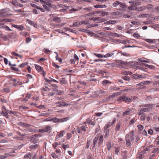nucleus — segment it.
I'll list each match as a JSON object with an SVG mask.
<instances>
[{"label": "nucleus", "mask_w": 159, "mask_h": 159, "mask_svg": "<svg viewBox=\"0 0 159 159\" xmlns=\"http://www.w3.org/2000/svg\"><path fill=\"white\" fill-rule=\"evenodd\" d=\"M144 153L145 151H143L140 152L139 154L140 155L138 156L139 158V159H142L143 157V156L142 155L144 154Z\"/></svg>", "instance_id": "41"}, {"label": "nucleus", "mask_w": 159, "mask_h": 159, "mask_svg": "<svg viewBox=\"0 0 159 159\" xmlns=\"http://www.w3.org/2000/svg\"><path fill=\"white\" fill-rule=\"evenodd\" d=\"M121 128V123L120 122L118 123L116 125L115 130L116 132L119 131Z\"/></svg>", "instance_id": "16"}, {"label": "nucleus", "mask_w": 159, "mask_h": 159, "mask_svg": "<svg viewBox=\"0 0 159 159\" xmlns=\"http://www.w3.org/2000/svg\"><path fill=\"white\" fill-rule=\"evenodd\" d=\"M76 131L79 133L80 134L82 133L80 127H78L76 129Z\"/></svg>", "instance_id": "61"}, {"label": "nucleus", "mask_w": 159, "mask_h": 159, "mask_svg": "<svg viewBox=\"0 0 159 159\" xmlns=\"http://www.w3.org/2000/svg\"><path fill=\"white\" fill-rule=\"evenodd\" d=\"M58 6L60 7H62L63 8H64L65 7L66 8H68L69 7L68 6H65V5H64L61 4H59L58 5Z\"/></svg>", "instance_id": "58"}, {"label": "nucleus", "mask_w": 159, "mask_h": 159, "mask_svg": "<svg viewBox=\"0 0 159 159\" xmlns=\"http://www.w3.org/2000/svg\"><path fill=\"white\" fill-rule=\"evenodd\" d=\"M12 21H13V20L12 19H3L2 20H0V22H4V21L7 22H11Z\"/></svg>", "instance_id": "30"}, {"label": "nucleus", "mask_w": 159, "mask_h": 159, "mask_svg": "<svg viewBox=\"0 0 159 159\" xmlns=\"http://www.w3.org/2000/svg\"><path fill=\"white\" fill-rule=\"evenodd\" d=\"M50 80H49L47 78H45L44 80L46 82L49 83H52V82L53 81L56 83L58 82V81L53 79L52 78H51V77L50 78Z\"/></svg>", "instance_id": "12"}, {"label": "nucleus", "mask_w": 159, "mask_h": 159, "mask_svg": "<svg viewBox=\"0 0 159 159\" xmlns=\"http://www.w3.org/2000/svg\"><path fill=\"white\" fill-rule=\"evenodd\" d=\"M144 65H145L146 67H147L150 69H153L154 68V66L152 65H149L147 64H144Z\"/></svg>", "instance_id": "39"}, {"label": "nucleus", "mask_w": 159, "mask_h": 159, "mask_svg": "<svg viewBox=\"0 0 159 159\" xmlns=\"http://www.w3.org/2000/svg\"><path fill=\"white\" fill-rule=\"evenodd\" d=\"M105 132V135L104 137L105 138H107L109 136L110 133V129H106V130H104Z\"/></svg>", "instance_id": "17"}, {"label": "nucleus", "mask_w": 159, "mask_h": 159, "mask_svg": "<svg viewBox=\"0 0 159 159\" xmlns=\"http://www.w3.org/2000/svg\"><path fill=\"white\" fill-rule=\"evenodd\" d=\"M43 7L44 9L47 10V11H49L50 10V8L48 7H47L46 5H43Z\"/></svg>", "instance_id": "62"}, {"label": "nucleus", "mask_w": 159, "mask_h": 159, "mask_svg": "<svg viewBox=\"0 0 159 159\" xmlns=\"http://www.w3.org/2000/svg\"><path fill=\"white\" fill-rule=\"evenodd\" d=\"M28 64V63L26 62L24 63H22L19 66V67L20 68H23L25 66Z\"/></svg>", "instance_id": "45"}, {"label": "nucleus", "mask_w": 159, "mask_h": 159, "mask_svg": "<svg viewBox=\"0 0 159 159\" xmlns=\"http://www.w3.org/2000/svg\"><path fill=\"white\" fill-rule=\"evenodd\" d=\"M122 74L124 75H131L132 74V73L129 71H125L122 72Z\"/></svg>", "instance_id": "27"}, {"label": "nucleus", "mask_w": 159, "mask_h": 159, "mask_svg": "<svg viewBox=\"0 0 159 159\" xmlns=\"http://www.w3.org/2000/svg\"><path fill=\"white\" fill-rule=\"evenodd\" d=\"M80 129L82 130L84 132H85L86 130V127H85L84 125H82L80 127Z\"/></svg>", "instance_id": "48"}, {"label": "nucleus", "mask_w": 159, "mask_h": 159, "mask_svg": "<svg viewBox=\"0 0 159 159\" xmlns=\"http://www.w3.org/2000/svg\"><path fill=\"white\" fill-rule=\"evenodd\" d=\"M151 21L149 20L145 21L143 22V23L145 25H148L150 24Z\"/></svg>", "instance_id": "63"}, {"label": "nucleus", "mask_w": 159, "mask_h": 159, "mask_svg": "<svg viewBox=\"0 0 159 159\" xmlns=\"http://www.w3.org/2000/svg\"><path fill=\"white\" fill-rule=\"evenodd\" d=\"M119 6L120 7L122 8L123 9H125L127 7V5H126L125 3H122L120 2L119 3Z\"/></svg>", "instance_id": "18"}, {"label": "nucleus", "mask_w": 159, "mask_h": 159, "mask_svg": "<svg viewBox=\"0 0 159 159\" xmlns=\"http://www.w3.org/2000/svg\"><path fill=\"white\" fill-rule=\"evenodd\" d=\"M17 27L16 28L19 29L21 30H23L24 29V27L22 25H17Z\"/></svg>", "instance_id": "57"}, {"label": "nucleus", "mask_w": 159, "mask_h": 159, "mask_svg": "<svg viewBox=\"0 0 159 159\" xmlns=\"http://www.w3.org/2000/svg\"><path fill=\"white\" fill-rule=\"evenodd\" d=\"M153 129L156 132H159V127H153Z\"/></svg>", "instance_id": "52"}, {"label": "nucleus", "mask_w": 159, "mask_h": 159, "mask_svg": "<svg viewBox=\"0 0 159 159\" xmlns=\"http://www.w3.org/2000/svg\"><path fill=\"white\" fill-rule=\"evenodd\" d=\"M123 13V11H116L115 12H113L112 13V15L113 16H116L119 15H121V14H122Z\"/></svg>", "instance_id": "19"}, {"label": "nucleus", "mask_w": 159, "mask_h": 159, "mask_svg": "<svg viewBox=\"0 0 159 159\" xmlns=\"http://www.w3.org/2000/svg\"><path fill=\"white\" fill-rule=\"evenodd\" d=\"M112 34H113V35L115 37H119L122 36V35H120L116 33H112Z\"/></svg>", "instance_id": "56"}, {"label": "nucleus", "mask_w": 159, "mask_h": 159, "mask_svg": "<svg viewBox=\"0 0 159 159\" xmlns=\"http://www.w3.org/2000/svg\"><path fill=\"white\" fill-rule=\"evenodd\" d=\"M12 3L15 6H16L17 5L18 2L14 0H12Z\"/></svg>", "instance_id": "55"}, {"label": "nucleus", "mask_w": 159, "mask_h": 159, "mask_svg": "<svg viewBox=\"0 0 159 159\" xmlns=\"http://www.w3.org/2000/svg\"><path fill=\"white\" fill-rule=\"evenodd\" d=\"M49 113L48 112H45L41 113L39 114V116H48L49 115Z\"/></svg>", "instance_id": "33"}, {"label": "nucleus", "mask_w": 159, "mask_h": 159, "mask_svg": "<svg viewBox=\"0 0 159 159\" xmlns=\"http://www.w3.org/2000/svg\"><path fill=\"white\" fill-rule=\"evenodd\" d=\"M80 25L83 24L86 25L89 24L88 21H86L85 20H82L81 21H80Z\"/></svg>", "instance_id": "31"}, {"label": "nucleus", "mask_w": 159, "mask_h": 159, "mask_svg": "<svg viewBox=\"0 0 159 159\" xmlns=\"http://www.w3.org/2000/svg\"><path fill=\"white\" fill-rule=\"evenodd\" d=\"M59 103H63L62 104H59L57 106L58 107H65L66 106H70L71 105V103H66L65 102L63 101H60L55 103V104H58Z\"/></svg>", "instance_id": "7"}, {"label": "nucleus", "mask_w": 159, "mask_h": 159, "mask_svg": "<svg viewBox=\"0 0 159 159\" xmlns=\"http://www.w3.org/2000/svg\"><path fill=\"white\" fill-rule=\"evenodd\" d=\"M123 152L124 155L123 156V159H127V155L126 154L127 153V151H125V152Z\"/></svg>", "instance_id": "46"}, {"label": "nucleus", "mask_w": 159, "mask_h": 159, "mask_svg": "<svg viewBox=\"0 0 159 159\" xmlns=\"http://www.w3.org/2000/svg\"><path fill=\"white\" fill-rule=\"evenodd\" d=\"M11 69L12 70H15L16 71H20V70L17 68H16V67H14L13 66H11Z\"/></svg>", "instance_id": "49"}, {"label": "nucleus", "mask_w": 159, "mask_h": 159, "mask_svg": "<svg viewBox=\"0 0 159 159\" xmlns=\"http://www.w3.org/2000/svg\"><path fill=\"white\" fill-rule=\"evenodd\" d=\"M8 111H6V112H5V113H4L3 116H4L6 118H7V119H8L9 118V115H8Z\"/></svg>", "instance_id": "51"}, {"label": "nucleus", "mask_w": 159, "mask_h": 159, "mask_svg": "<svg viewBox=\"0 0 159 159\" xmlns=\"http://www.w3.org/2000/svg\"><path fill=\"white\" fill-rule=\"evenodd\" d=\"M60 81L62 84H66L67 83V81L65 79V78H62V80H60Z\"/></svg>", "instance_id": "36"}, {"label": "nucleus", "mask_w": 159, "mask_h": 159, "mask_svg": "<svg viewBox=\"0 0 159 159\" xmlns=\"http://www.w3.org/2000/svg\"><path fill=\"white\" fill-rule=\"evenodd\" d=\"M86 121L89 124L93 126H94L95 125V123L94 121L92 120L90 118H88L86 120Z\"/></svg>", "instance_id": "11"}, {"label": "nucleus", "mask_w": 159, "mask_h": 159, "mask_svg": "<svg viewBox=\"0 0 159 159\" xmlns=\"http://www.w3.org/2000/svg\"><path fill=\"white\" fill-rule=\"evenodd\" d=\"M30 127H27L26 130L30 132H35L36 130L35 129L33 128H30Z\"/></svg>", "instance_id": "21"}, {"label": "nucleus", "mask_w": 159, "mask_h": 159, "mask_svg": "<svg viewBox=\"0 0 159 159\" xmlns=\"http://www.w3.org/2000/svg\"><path fill=\"white\" fill-rule=\"evenodd\" d=\"M106 7L107 6L105 5H95L94 6V7L95 8H103Z\"/></svg>", "instance_id": "25"}, {"label": "nucleus", "mask_w": 159, "mask_h": 159, "mask_svg": "<svg viewBox=\"0 0 159 159\" xmlns=\"http://www.w3.org/2000/svg\"><path fill=\"white\" fill-rule=\"evenodd\" d=\"M10 11L9 9H3L0 10V16H5L8 15L7 13Z\"/></svg>", "instance_id": "5"}, {"label": "nucleus", "mask_w": 159, "mask_h": 159, "mask_svg": "<svg viewBox=\"0 0 159 159\" xmlns=\"http://www.w3.org/2000/svg\"><path fill=\"white\" fill-rule=\"evenodd\" d=\"M149 16L150 15L147 14H142L139 15L140 17H149Z\"/></svg>", "instance_id": "29"}, {"label": "nucleus", "mask_w": 159, "mask_h": 159, "mask_svg": "<svg viewBox=\"0 0 159 159\" xmlns=\"http://www.w3.org/2000/svg\"><path fill=\"white\" fill-rule=\"evenodd\" d=\"M68 8H66L65 7L63 8L62 9H61L60 10V11L61 12H65L67 10Z\"/></svg>", "instance_id": "59"}, {"label": "nucleus", "mask_w": 159, "mask_h": 159, "mask_svg": "<svg viewBox=\"0 0 159 159\" xmlns=\"http://www.w3.org/2000/svg\"><path fill=\"white\" fill-rule=\"evenodd\" d=\"M111 143L110 142H108V144L107 145V149L109 150L111 149Z\"/></svg>", "instance_id": "54"}, {"label": "nucleus", "mask_w": 159, "mask_h": 159, "mask_svg": "<svg viewBox=\"0 0 159 159\" xmlns=\"http://www.w3.org/2000/svg\"><path fill=\"white\" fill-rule=\"evenodd\" d=\"M94 55L98 57L99 58H102L103 57H104V55L102 54L94 53Z\"/></svg>", "instance_id": "28"}, {"label": "nucleus", "mask_w": 159, "mask_h": 159, "mask_svg": "<svg viewBox=\"0 0 159 159\" xmlns=\"http://www.w3.org/2000/svg\"><path fill=\"white\" fill-rule=\"evenodd\" d=\"M52 121L55 123L59 122V119H58L56 117L52 118Z\"/></svg>", "instance_id": "38"}, {"label": "nucleus", "mask_w": 159, "mask_h": 159, "mask_svg": "<svg viewBox=\"0 0 159 159\" xmlns=\"http://www.w3.org/2000/svg\"><path fill=\"white\" fill-rule=\"evenodd\" d=\"M120 2L118 1H116L112 3V6L114 7H116L118 5H119Z\"/></svg>", "instance_id": "26"}, {"label": "nucleus", "mask_w": 159, "mask_h": 159, "mask_svg": "<svg viewBox=\"0 0 159 159\" xmlns=\"http://www.w3.org/2000/svg\"><path fill=\"white\" fill-rule=\"evenodd\" d=\"M80 25V22L77 21V22L74 23L73 25L71 26L74 27H76L79 26Z\"/></svg>", "instance_id": "23"}, {"label": "nucleus", "mask_w": 159, "mask_h": 159, "mask_svg": "<svg viewBox=\"0 0 159 159\" xmlns=\"http://www.w3.org/2000/svg\"><path fill=\"white\" fill-rule=\"evenodd\" d=\"M97 20L100 23L105 21H106V20L104 19L98 17L97 18Z\"/></svg>", "instance_id": "22"}, {"label": "nucleus", "mask_w": 159, "mask_h": 159, "mask_svg": "<svg viewBox=\"0 0 159 159\" xmlns=\"http://www.w3.org/2000/svg\"><path fill=\"white\" fill-rule=\"evenodd\" d=\"M38 140L37 139H34L32 142L31 143L29 148L31 149H36L38 148L39 147V145L36 143L37 142Z\"/></svg>", "instance_id": "2"}, {"label": "nucleus", "mask_w": 159, "mask_h": 159, "mask_svg": "<svg viewBox=\"0 0 159 159\" xmlns=\"http://www.w3.org/2000/svg\"><path fill=\"white\" fill-rule=\"evenodd\" d=\"M65 131L62 130L60 131L59 134H58L56 135V139H57L60 138H61L63 136L64 134H65Z\"/></svg>", "instance_id": "9"}, {"label": "nucleus", "mask_w": 159, "mask_h": 159, "mask_svg": "<svg viewBox=\"0 0 159 159\" xmlns=\"http://www.w3.org/2000/svg\"><path fill=\"white\" fill-rule=\"evenodd\" d=\"M50 16H51V21H54L57 24L61 22V20L59 17L55 16L54 14H51Z\"/></svg>", "instance_id": "3"}, {"label": "nucleus", "mask_w": 159, "mask_h": 159, "mask_svg": "<svg viewBox=\"0 0 159 159\" xmlns=\"http://www.w3.org/2000/svg\"><path fill=\"white\" fill-rule=\"evenodd\" d=\"M132 76L134 79L135 80H137L139 78H145V76H144L139 75L137 74H133Z\"/></svg>", "instance_id": "8"}, {"label": "nucleus", "mask_w": 159, "mask_h": 159, "mask_svg": "<svg viewBox=\"0 0 159 159\" xmlns=\"http://www.w3.org/2000/svg\"><path fill=\"white\" fill-rule=\"evenodd\" d=\"M117 101H124L125 102H131V99L128 97L126 96H124L120 97L117 99Z\"/></svg>", "instance_id": "4"}, {"label": "nucleus", "mask_w": 159, "mask_h": 159, "mask_svg": "<svg viewBox=\"0 0 159 159\" xmlns=\"http://www.w3.org/2000/svg\"><path fill=\"white\" fill-rule=\"evenodd\" d=\"M133 36L134 37H135L137 38H138L140 37V36L139 34L137 33H134Z\"/></svg>", "instance_id": "47"}, {"label": "nucleus", "mask_w": 159, "mask_h": 159, "mask_svg": "<svg viewBox=\"0 0 159 159\" xmlns=\"http://www.w3.org/2000/svg\"><path fill=\"white\" fill-rule=\"evenodd\" d=\"M18 125L22 126H26V127H30L31 125L23 123L22 122H20L18 123Z\"/></svg>", "instance_id": "15"}, {"label": "nucleus", "mask_w": 159, "mask_h": 159, "mask_svg": "<svg viewBox=\"0 0 159 159\" xmlns=\"http://www.w3.org/2000/svg\"><path fill=\"white\" fill-rule=\"evenodd\" d=\"M145 41L147 42H148L150 43H153L155 42L153 40H152L151 39H145Z\"/></svg>", "instance_id": "44"}, {"label": "nucleus", "mask_w": 159, "mask_h": 159, "mask_svg": "<svg viewBox=\"0 0 159 159\" xmlns=\"http://www.w3.org/2000/svg\"><path fill=\"white\" fill-rule=\"evenodd\" d=\"M39 131L41 132H46L48 133H50L51 132V127L49 126H47L45 128L40 129Z\"/></svg>", "instance_id": "6"}, {"label": "nucleus", "mask_w": 159, "mask_h": 159, "mask_svg": "<svg viewBox=\"0 0 159 159\" xmlns=\"http://www.w3.org/2000/svg\"><path fill=\"white\" fill-rule=\"evenodd\" d=\"M137 127H138L139 130L140 131H142L143 128V126L142 125H137Z\"/></svg>", "instance_id": "42"}, {"label": "nucleus", "mask_w": 159, "mask_h": 159, "mask_svg": "<svg viewBox=\"0 0 159 159\" xmlns=\"http://www.w3.org/2000/svg\"><path fill=\"white\" fill-rule=\"evenodd\" d=\"M98 139V136H96L94 139L93 140V147H92V149L94 148L95 145L97 143V142Z\"/></svg>", "instance_id": "13"}, {"label": "nucleus", "mask_w": 159, "mask_h": 159, "mask_svg": "<svg viewBox=\"0 0 159 159\" xmlns=\"http://www.w3.org/2000/svg\"><path fill=\"white\" fill-rule=\"evenodd\" d=\"M19 108L20 109L27 110L29 109V107H26L24 106H21L19 107Z\"/></svg>", "instance_id": "50"}, {"label": "nucleus", "mask_w": 159, "mask_h": 159, "mask_svg": "<svg viewBox=\"0 0 159 159\" xmlns=\"http://www.w3.org/2000/svg\"><path fill=\"white\" fill-rule=\"evenodd\" d=\"M134 131H132L129 134H126L125 137V140L126 141V146L127 148H130L131 144V143L133 142L134 138Z\"/></svg>", "instance_id": "1"}, {"label": "nucleus", "mask_w": 159, "mask_h": 159, "mask_svg": "<svg viewBox=\"0 0 159 159\" xmlns=\"http://www.w3.org/2000/svg\"><path fill=\"white\" fill-rule=\"evenodd\" d=\"M114 55V53L112 52H110L109 53H107L104 55V57L107 58L108 57H112V56Z\"/></svg>", "instance_id": "20"}, {"label": "nucleus", "mask_w": 159, "mask_h": 159, "mask_svg": "<svg viewBox=\"0 0 159 159\" xmlns=\"http://www.w3.org/2000/svg\"><path fill=\"white\" fill-rule=\"evenodd\" d=\"M99 144L100 143H102L103 141V135H101L99 138Z\"/></svg>", "instance_id": "37"}, {"label": "nucleus", "mask_w": 159, "mask_h": 159, "mask_svg": "<svg viewBox=\"0 0 159 159\" xmlns=\"http://www.w3.org/2000/svg\"><path fill=\"white\" fill-rule=\"evenodd\" d=\"M123 79L125 80L129 81L130 80V77L127 76H124L123 77Z\"/></svg>", "instance_id": "60"}, {"label": "nucleus", "mask_w": 159, "mask_h": 159, "mask_svg": "<svg viewBox=\"0 0 159 159\" xmlns=\"http://www.w3.org/2000/svg\"><path fill=\"white\" fill-rule=\"evenodd\" d=\"M136 121V120L134 118H133L131 119L129 122V124L130 125H132Z\"/></svg>", "instance_id": "40"}, {"label": "nucleus", "mask_w": 159, "mask_h": 159, "mask_svg": "<svg viewBox=\"0 0 159 159\" xmlns=\"http://www.w3.org/2000/svg\"><path fill=\"white\" fill-rule=\"evenodd\" d=\"M113 126L111 123V122H109L107 123L105 125L103 128V130H106L108 129V128H110L111 126Z\"/></svg>", "instance_id": "14"}, {"label": "nucleus", "mask_w": 159, "mask_h": 159, "mask_svg": "<svg viewBox=\"0 0 159 159\" xmlns=\"http://www.w3.org/2000/svg\"><path fill=\"white\" fill-rule=\"evenodd\" d=\"M108 15V12H104L103 11H102L101 13L100 16H107Z\"/></svg>", "instance_id": "24"}, {"label": "nucleus", "mask_w": 159, "mask_h": 159, "mask_svg": "<svg viewBox=\"0 0 159 159\" xmlns=\"http://www.w3.org/2000/svg\"><path fill=\"white\" fill-rule=\"evenodd\" d=\"M52 65L54 67L56 68H59L60 67V66L57 65L55 63L53 62L52 63Z\"/></svg>", "instance_id": "64"}, {"label": "nucleus", "mask_w": 159, "mask_h": 159, "mask_svg": "<svg viewBox=\"0 0 159 159\" xmlns=\"http://www.w3.org/2000/svg\"><path fill=\"white\" fill-rule=\"evenodd\" d=\"M91 141H90V140H88L87 141V144L86 145V147L88 149L89 148V145L90 144V143H91Z\"/></svg>", "instance_id": "53"}, {"label": "nucleus", "mask_w": 159, "mask_h": 159, "mask_svg": "<svg viewBox=\"0 0 159 159\" xmlns=\"http://www.w3.org/2000/svg\"><path fill=\"white\" fill-rule=\"evenodd\" d=\"M144 111L143 110V109L142 108L138 112V114L139 115L143 114L144 113Z\"/></svg>", "instance_id": "43"}, {"label": "nucleus", "mask_w": 159, "mask_h": 159, "mask_svg": "<svg viewBox=\"0 0 159 159\" xmlns=\"http://www.w3.org/2000/svg\"><path fill=\"white\" fill-rule=\"evenodd\" d=\"M130 111L129 110L124 112L123 113V116H125L126 115H129L130 114Z\"/></svg>", "instance_id": "34"}, {"label": "nucleus", "mask_w": 159, "mask_h": 159, "mask_svg": "<svg viewBox=\"0 0 159 159\" xmlns=\"http://www.w3.org/2000/svg\"><path fill=\"white\" fill-rule=\"evenodd\" d=\"M68 120V117L64 118L61 119H59V122H62L66 121Z\"/></svg>", "instance_id": "32"}, {"label": "nucleus", "mask_w": 159, "mask_h": 159, "mask_svg": "<svg viewBox=\"0 0 159 159\" xmlns=\"http://www.w3.org/2000/svg\"><path fill=\"white\" fill-rule=\"evenodd\" d=\"M79 31H80L85 32V33H88L89 32V30H88L86 29H80L79 30Z\"/></svg>", "instance_id": "35"}, {"label": "nucleus", "mask_w": 159, "mask_h": 159, "mask_svg": "<svg viewBox=\"0 0 159 159\" xmlns=\"http://www.w3.org/2000/svg\"><path fill=\"white\" fill-rule=\"evenodd\" d=\"M35 67L36 70L39 72H43L44 71L43 69V68H42L39 65L35 64Z\"/></svg>", "instance_id": "10"}]
</instances>
